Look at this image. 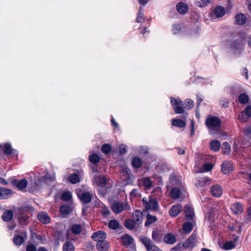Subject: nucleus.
Here are the masks:
<instances>
[{
  "instance_id": "f257e3e1",
  "label": "nucleus",
  "mask_w": 251,
  "mask_h": 251,
  "mask_svg": "<svg viewBox=\"0 0 251 251\" xmlns=\"http://www.w3.org/2000/svg\"><path fill=\"white\" fill-rule=\"evenodd\" d=\"M205 124L209 129L210 133L214 134L219 131L221 125V121L217 117L209 116L205 120Z\"/></svg>"
},
{
  "instance_id": "f03ea898",
  "label": "nucleus",
  "mask_w": 251,
  "mask_h": 251,
  "mask_svg": "<svg viewBox=\"0 0 251 251\" xmlns=\"http://www.w3.org/2000/svg\"><path fill=\"white\" fill-rule=\"evenodd\" d=\"M143 205L147 210L157 211L159 204L156 198L151 196L147 198H144L142 200Z\"/></svg>"
},
{
  "instance_id": "7ed1b4c3",
  "label": "nucleus",
  "mask_w": 251,
  "mask_h": 251,
  "mask_svg": "<svg viewBox=\"0 0 251 251\" xmlns=\"http://www.w3.org/2000/svg\"><path fill=\"white\" fill-rule=\"evenodd\" d=\"M113 211L116 214H119L125 210L130 209V206L126 202H115L111 206Z\"/></svg>"
},
{
  "instance_id": "20e7f679",
  "label": "nucleus",
  "mask_w": 251,
  "mask_h": 251,
  "mask_svg": "<svg viewBox=\"0 0 251 251\" xmlns=\"http://www.w3.org/2000/svg\"><path fill=\"white\" fill-rule=\"evenodd\" d=\"M171 103L173 106V109L176 114L184 113V107L182 106V101L180 99H175L173 97L171 98Z\"/></svg>"
},
{
  "instance_id": "39448f33",
  "label": "nucleus",
  "mask_w": 251,
  "mask_h": 251,
  "mask_svg": "<svg viewBox=\"0 0 251 251\" xmlns=\"http://www.w3.org/2000/svg\"><path fill=\"white\" fill-rule=\"evenodd\" d=\"M243 42L242 40H236L233 41L231 45V50L235 54H239L243 50Z\"/></svg>"
},
{
  "instance_id": "423d86ee",
  "label": "nucleus",
  "mask_w": 251,
  "mask_h": 251,
  "mask_svg": "<svg viewBox=\"0 0 251 251\" xmlns=\"http://www.w3.org/2000/svg\"><path fill=\"white\" fill-rule=\"evenodd\" d=\"M185 192V190L182 186L180 187H175L171 189L170 195L173 199H178L184 196Z\"/></svg>"
},
{
  "instance_id": "0eeeda50",
  "label": "nucleus",
  "mask_w": 251,
  "mask_h": 251,
  "mask_svg": "<svg viewBox=\"0 0 251 251\" xmlns=\"http://www.w3.org/2000/svg\"><path fill=\"white\" fill-rule=\"evenodd\" d=\"M142 242L148 251H161L159 248L153 244L152 241L148 238H143Z\"/></svg>"
},
{
  "instance_id": "6e6552de",
  "label": "nucleus",
  "mask_w": 251,
  "mask_h": 251,
  "mask_svg": "<svg viewBox=\"0 0 251 251\" xmlns=\"http://www.w3.org/2000/svg\"><path fill=\"white\" fill-rule=\"evenodd\" d=\"M226 14L225 8L222 6L216 7L210 13V17L212 19L223 17Z\"/></svg>"
},
{
  "instance_id": "1a4fd4ad",
  "label": "nucleus",
  "mask_w": 251,
  "mask_h": 251,
  "mask_svg": "<svg viewBox=\"0 0 251 251\" xmlns=\"http://www.w3.org/2000/svg\"><path fill=\"white\" fill-rule=\"evenodd\" d=\"M108 181L104 176L101 175H96L93 178V182L101 187H104Z\"/></svg>"
},
{
  "instance_id": "9d476101",
  "label": "nucleus",
  "mask_w": 251,
  "mask_h": 251,
  "mask_svg": "<svg viewBox=\"0 0 251 251\" xmlns=\"http://www.w3.org/2000/svg\"><path fill=\"white\" fill-rule=\"evenodd\" d=\"M251 117V105L247 106L244 112H242L238 116V119L242 122L248 121V117Z\"/></svg>"
},
{
  "instance_id": "9b49d317",
  "label": "nucleus",
  "mask_w": 251,
  "mask_h": 251,
  "mask_svg": "<svg viewBox=\"0 0 251 251\" xmlns=\"http://www.w3.org/2000/svg\"><path fill=\"white\" fill-rule=\"evenodd\" d=\"M27 237V233L23 230L21 231V235H17L14 238L13 242L17 246L21 245Z\"/></svg>"
},
{
  "instance_id": "f8f14e48",
  "label": "nucleus",
  "mask_w": 251,
  "mask_h": 251,
  "mask_svg": "<svg viewBox=\"0 0 251 251\" xmlns=\"http://www.w3.org/2000/svg\"><path fill=\"white\" fill-rule=\"evenodd\" d=\"M210 179L208 177H201L197 180L195 185L198 188L202 189L206 185L210 184Z\"/></svg>"
},
{
  "instance_id": "ddd939ff",
  "label": "nucleus",
  "mask_w": 251,
  "mask_h": 251,
  "mask_svg": "<svg viewBox=\"0 0 251 251\" xmlns=\"http://www.w3.org/2000/svg\"><path fill=\"white\" fill-rule=\"evenodd\" d=\"M223 193V190L222 187L218 185H214L211 188V195L215 198L220 197Z\"/></svg>"
},
{
  "instance_id": "4468645a",
  "label": "nucleus",
  "mask_w": 251,
  "mask_h": 251,
  "mask_svg": "<svg viewBox=\"0 0 251 251\" xmlns=\"http://www.w3.org/2000/svg\"><path fill=\"white\" fill-rule=\"evenodd\" d=\"M92 238L94 240L97 241L98 243H100L105 241L104 240L106 238V234L104 231L99 230L93 233L92 235Z\"/></svg>"
},
{
  "instance_id": "2eb2a0df",
  "label": "nucleus",
  "mask_w": 251,
  "mask_h": 251,
  "mask_svg": "<svg viewBox=\"0 0 251 251\" xmlns=\"http://www.w3.org/2000/svg\"><path fill=\"white\" fill-rule=\"evenodd\" d=\"M196 235L192 234L184 244L186 248H193L196 245Z\"/></svg>"
},
{
  "instance_id": "dca6fc26",
  "label": "nucleus",
  "mask_w": 251,
  "mask_h": 251,
  "mask_svg": "<svg viewBox=\"0 0 251 251\" xmlns=\"http://www.w3.org/2000/svg\"><path fill=\"white\" fill-rule=\"evenodd\" d=\"M182 208V205L179 204L173 205L169 210L170 215L173 217L177 216L181 212Z\"/></svg>"
},
{
  "instance_id": "f3484780",
  "label": "nucleus",
  "mask_w": 251,
  "mask_h": 251,
  "mask_svg": "<svg viewBox=\"0 0 251 251\" xmlns=\"http://www.w3.org/2000/svg\"><path fill=\"white\" fill-rule=\"evenodd\" d=\"M92 195L90 192H83L82 193H77V195L80 200L85 203H89L92 199Z\"/></svg>"
},
{
  "instance_id": "a211bd4d",
  "label": "nucleus",
  "mask_w": 251,
  "mask_h": 251,
  "mask_svg": "<svg viewBox=\"0 0 251 251\" xmlns=\"http://www.w3.org/2000/svg\"><path fill=\"white\" fill-rule=\"evenodd\" d=\"M12 195L13 193L10 189L0 187V199H8Z\"/></svg>"
},
{
  "instance_id": "6ab92c4d",
  "label": "nucleus",
  "mask_w": 251,
  "mask_h": 251,
  "mask_svg": "<svg viewBox=\"0 0 251 251\" xmlns=\"http://www.w3.org/2000/svg\"><path fill=\"white\" fill-rule=\"evenodd\" d=\"M132 217L133 220H134L137 224H140L142 223L143 215L141 211L139 210H135L133 213Z\"/></svg>"
},
{
  "instance_id": "aec40b11",
  "label": "nucleus",
  "mask_w": 251,
  "mask_h": 251,
  "mask_svg": "<svg viewBox=\"0 0 251 251\" xmlns=\"http://www.w3.org/2000/svg\"><path fill=\"white\" fill-rule=\"evenodd\" d=\"M184 212L185 216L188 220L192 219L195 216L193 208L189 205H187L184 207Z\"/></svg>"
},
{
  "instance_id": "412c9836",
  "label": "nucleus",
  "mask_w": 251,
  "mask_h": 251,
  "mask_svg": "<svg viewBox=\"0 0 251 251\" xmlns=\"http://www.w3.org/2000/svg\"><path fill=\"white\" fill-rule=\"evenodd\" d=\"M222 171L225 174L229 173L232 170V166L230 162L226 161L221 165Z\"/></svg>"
},
{
  "instance_id": "4be33fe9",
  "label": "nucleus",
  "mask_w": 251,
  "mask_h": 251,
  "mask_svg": "<svg viewBox=\"0 0 251 251\" xmlns=\"http://www.w3.org/2000/svg\"><path fill=\"white\" fill-rule=\"evenodd\" d=\"M228 228L230 230L235 231L237 233H239L241 231V224L236 221H233L232 223H230V225L228 226Z\"/></svg>"
},
{
  "instance_id": "5701e85b",
  "label": "nucleus",
  "mask_w": 251,
  "mask_h": 251,
  "mask_svg": "<svg viewBox=\"0 0 251 251\" xmlns=\"http://www.w3.org/2000/svg\"><path fill=\"white\" fill-rule=\"evenodd\" d=\"M231 209L236 214H241L243 211V206L240 203H235L231 206Z\"/></svg>"
},
{
  "instance_id": "b1692460",
  "label": "nucleus",
  "mask_w": 251,
  "mask_h": 251,
  "mask_svg": "<svg viewBox=\"0 0 251 251\" xmlns=\"http://www.w3.org/2000/svg\"><path fill=\"white\" fill-rule=\"evenodd\" d=\"M221 144L220 141L217 140H213L210 142V149L215 152L220 150Z\"/></svg>"
},
{
  "instance_id": "393cba45",
  "label": "nucleus",
  "mask_w": 251,
  "mask_h": 251,
  "mask_svg": "<svg viewBox=\"0 0 251 251\" xmlns=\"http://www.w3.org/2000/svg\"><path fill=\"white\" fill-rule=\"evenodd\" d=\"M96 248L100 251H107L109 248V245L107 241H103L97 243Z\"/></svg>"
},
{
  "instance_id": "a878e982",
  "label": "nucleus",
  "mask_w": 251,
  "mask_h": 251,
  "mask_svg": "<svg viewBox=\"0 0 251 251\" xmlns=\"http://www.w3.org/2000/svg\"><path fill=\"white\" fill-rule=\"evenodd\" d=\"M38 218L39 220L45 224H48L50 221V218L47 213L45 212H40L38 214Z\"/></svg>"
},
{
  "instance_id": "bb28decb",
  "label": "nucleus",
  "mask_w": 251,
  "mask_h": 251,
  "mask_svg": "<svg viewBox=\"0 0 251 251\" xmlns=\"http://www.w3.org/2000/svg\"><path fill=\"white\" fill-rule=\"evenodd\" d=\"M99 209L101 213L102 214L103 216L107 218L109 217L110 214V212L108 209V208L103 203H100L99 204Z\"/></svg>"
},
{
  "instance_id": "cd10ccee",
  "label": "nucleus",
  "mask_w": 251,
  "mask_h": 251,
  "mask_svg": "<svg viewBox=\"0 0 251 251\" xmlns=\"http://www.w3.org/2000/svg\"><path fill=\"white\" fill-rule=\"evenodd\" d=\"M176 9L179 13L185 14L187 11L188 7L186 3L179 2L176 5Z\"/></svg>"
},
{
  "instance_id": "c85d7f7f",
  "label": "nucleus",
  "mask_w": 251,
  "mask_h": 251,
  "mask_svg": "<svg viewBox=\"0 0 251 251\" xmlns=\"http://www.w3.org/2000/svg\"><path fill=\"white\" fill-rule=\"evenodd\" d=\"M176 241L175 236L171 233H168L164 236V242L168 244H173Z\"/></svg>"
},
{
  "instance_id": "c756f323",
  "label": "nucleus",
  "mask_w": 251,
  "mask_h": 251,
  "mask_svg": "<svg viewBox=\"0 0 251 251\" xmlns=\"http://www.w3.org/2000/svg\"><path fill=\"white\" fill-rule=\"evenodd\" d=\"M123 244L126 246L131 244L133 242V238L128 235H124L121 237Z\"/></svg>"
},
{
  "instance_id": "7c9ffc66",
  "label": "nucleus",
  "mask_w": 251,
  "mask_h": 251,
  "mask_svg": "<svg viewBox=\"0 0 251 251\" xmlns=\"http://www.w3.org/2000/svg\"><path fill=\"white\" fill-rule=\"evenodd\" d=\"M162 238V234L160 231L155 230L152 231V238L156 242H160L161 241Z\"/></svg>"
},
{
  "instance_id": "2f4dec72",
  "label": "nucleus",
  "mask_w": 251,
  "mask_h": 251,
  "mask_svg": "<svg viewBox=\"0 0 251 251\" xmlns=\"http://www.w3.org/2000/svg\"><path fill=\"white\" fill-rule=\"evenodd\" d=\"M172 125L177 127H184L186 126V123L183 120L174 119L172 120Z\"/></svg>"
},
{
  "instance_id": "473e14b6",
  "label": "nucleus",
  "mask_w": 251,
  "mask_h": 251,
  "mask_svg": "<svg viewBox=\"0 0 251 251\" xmlns=\"http://www.w3.org/2000/svg\"><path fill=\"white\" fill-rule=\"evenodd\" d=\"M13 217V213L12 210H8L5 211L2 216V219L5 222L10 221Z\"/></svg>"
},
{
  "instance_id": "72a5a7b5",
  "label": "nucleus",
  "mask_w": 251,
  "mask_h": 251,
  "mask_svg": "<svg viewBox=\"0 0 251 251\" xmlns=\"http://www.w3.org/2000/svg\"><path fill=\"white\" fill-rule=\"evenodd\" d=\"M3 152L5 154H13L14 155L16 153V151H15L13 149H12L11 145L9 144H5L3 145Z\"/></svg>"
},
{
  "instance_id": "f704fd0d",
  "label": "nucleus",
  "mask_w": 251,
  "mask_h": 251,
  "mask_svg": "<svg viewBox=\"0 0 251 251\" xmlns=\"http://www.w3.org/2000/svg\"><path fill=\"white\" fill-rule=\"evenodd\" d=\"M236 22L238 25H242L245 23L246 17L243 14H238L235 16Z\"/></svg>"
},
{
  "instance_id": "c9c22d12",
  "label": "nucleus",
  "mask_w": 251,
  "mask_h": 251,
  "mask_svg": "<svg viewBox=\"0 0 251 251\" xmlns=\"http://www.w3.org/2000/svg\"><path fill=\"white\" fill-rule=\"evenodd\" d=\"M82 230V227L80 224H75L71 227L72 232L75 235L79 234Z\"/></svg>"
},
{
  "instance_id": "e433bc0d",
  "label": "nucleus",
  "mask_w": 251,
  "mask_h": 251,
  "mask_svg": "<svg viewBox=\"0 0 251 251\" xmlns=\"http://www.w3.org/2000/svg\"><path fill=\"white\" fill-rule=\"evenodd\" d=\"M63 251H74L75 247L72 242L67 241L63 245Z\"/></svg>"
},
{
  "instance_id": "4c0bfd02",
  "label": "nucleus",
  "mask_w": 251,
  "mask_h": 251,
  "mask_svg": "<svg viewBox=\"0 0 251 251\" xmlns=\"http://www.w3.org/2000/svg\"><path fill=\"white\" fill-rule=\"evenodd\" d=\"M55 178V176L54 175H50L48 173H47L44 177L41 176L39 178V181L40 182H46L47 181H53Z\"/></svg>"
},
{
  "instance_id": "58836bf2",
  "label": "nucleus",
  "mask_w": 251,
  "mask_h": 251,
  "mask_svg": "<svg viewBox=\"0 0 251 251\" xmlns=\"http://www.w3.org/2000/svg\"><path fill=\"white\" fill-rule=\"evenodd\" d=\"M222 151L224 154H229L231 152V146L230 144L225 142L223 144Z\"/></svg>"
},
{
  "instance_id": "ea45409f",
  "label": "nucleus",
  "mask_w": 251,
  "mask_h": 251,
  "mask_svg": "<svg viewBox=\"0 0 251 251\" xmlns=\"http://www.w3.org/2000/svg\"><path fill=\"white\" fill-rule=\"evenodd\" d=\"M69 181L73 184H75L80 181V177L76 174H73L69 176Z\"/></svg>"
},
{
  "instance_id": "a19ab883",
  "label": "nucleus",
  "mask_w": 251,
  "mask_h": 251,
  "mask_svg": "<svg viewBox=\"0 0 251 251\" xmlns=\"http://www.w3.org/2000/svg\"><path fill=\"white\" fill-rule=\"evenodd\" d=\"M137 223L134 220H127L125 223V226L129 229H133Z\"/></svg>"
},
{
  "instance_id": "79ce46f5",
  "label": "nucleus",
  "mask_w": 251,
  "mask_h": 251,
  "mask_svg": "<svg viewBox=\"0 0 251 251\" xmlns=\"http://www.w3.org/2000/svg\"><path fill=\"white\" fill-rule=\"evenodd\" d=\"M238 100L241 103L245 104L248 102L249 99L247 94L242 93L239 95Z\"/></svg>"
},
{
  "instance_id": "37998d69",
  "label": "nucleus",
  "mask_w": 251,
  "mask_h": 251,
  "mask_svg": "<svg viewBox=\"0 0 251 251\" xmlns=\"http://www.w3.org/2000/svg\"><path fill=\"white\" fill-rule=\"evenodd\" d=\"M100 160V156L95 153H93L89 156L90 162L94 164H97L99 162Z\"/></svg>"
},
{
  "instance_id": "c03bdc74",
  "label": "nucleus",
  "mask_w": 251,
  "mask_h": 251,
  "mask_svg": "<svg viewBox=\"0 0 251 251\" xmlns=\"http://www.w3.org/2000/svg\"><path fill=\"white\" fill-rule=\"evenodd\" d=\"M156 220L157 218L155 216L148 214L147 216V220L145 224V226H148L150 224L154 223Z\"/></svg>"
},
{
  "instance_id": "a18cd8bd",
  "label": "nucleus",
  "mask_w": 251,
  "mask_h": 251,
  "mask_svg": "<svg viewBox=\"0 0 251 251\" xmlns=\"http://www.w3.org/2000/svg\"><path fill=\"white\" fill-rule=\"evenodd\" d=\"M182 228L184 232L190 233L193 229V226L189 222H185L183 225Z\"/></svg>"
},
{
  "instance_id": "49530a36",
  "label": "nucleus",
  "mask_w": 251,
  "mask_h": 251,
  "mask_svg": "<svg viewBox=\"0 0 251 251\" xmlns=\"http://www.w3.org/2000/svg\"><path fill=\"white\" fill-rule=\"evenodd\" d=\"M142 164L141 159L139 157H135L132 161V165L133 167L137 168H140Z\"/></svg>"
},
{
  "instance_id": "de8ad7c7",
  "label": "nucleus",
  "mask_w": 251,
  "mask_h": 251,
  "mask_svg": "<svg viewBox=\"0 0 251 251\" xmlns=\"http://www.w3.org/2000/svg\"><path fill=\"white\" fill-rule=\"evenodd\" d=\"M27 185V181L26 179H23L17 183V187L20 190L25 189Z\"/></svg>"
},
{
  "instance_id": "09e8293b",
  "label": "nucleus",
  "mask_w": 251,
  "mask_h": 251,
  "mask_svg": "<svg viewBox=\"0 0 251 251\" xmlns=\"http://www.w3.org/2000/svg\"><path fill=\"white\" fill-rule=\"evenodd\" d=\"M71 210V207L67 205H63L61 206L60 211L63 215H66L69 214Z\"/></svg>"
},
{
  "instance_id": "8fccbe9b",
  "label": "nucleus",
  "mask_w": 251,
  "mask_h": 251,
  "mask_svg": "<svg viewBox=\"0 0 251 251\" xmlns=\"http://www.w3.org/2000/svg\"><path fill=\"white\" fill-rule=\"evenodd\" d=\"M119 226V223L116 220H110L108 223V227L112 229H116Z\"/></svg>"
},
{
  "instance_id": "3c124183",
  "label": "nucleus",
  "mask_w": 251,
  "mask_h": 251,
  "mask_svg": "<svg viewBox=\"0 0 251 251\" xmlns=\"http://www.w3.org/2000/svg\"><path fill=\"white\" fill-rule=\"evenodd\" d=\"M72 193L70 192H65L61 195V199L65 201H68L72 199Z\"/></svg>"
},
{
  "instance_id": "603ef678",
  "label": "nucleus",
  "mask_w": 251,
  "mask_h": 251,
  "mask_svg": "<svg viewBox=\"0 0 251 251\" xmlns=\"http://www.w3.org/2000/svg\"><path fill=\"white\" fill-rule=\"evenodd\" d=\"M143 183L147 189L151 188L152 185V182L149 177L144 178L143 180Z\"/></svg>"
},
{
  "instance_id": "864d4df0",
  "label": "nucleus",
  "mask_w": 251,
  "mask_h": 251,
  "mask_svg": "<svg viewBox=\"0 0 251 251\" xmlns=\"http://www.w3.org/2000/svg\"><path fill=\"white\" fill-rule=\"evenodd\" d=\"M140 194L139 192V191L137 189H133L131 192L130 193L129 198L131 200H132L134 198H136L138 197H140Z\"/></svg>"
},
{
  "instance_id": "5fc2aeb1",
  "label": "nucleus",
  "mask_w": 251,
  "mask_h": 251,
  "mask_svg": "<svg viewBox=\"0 0 251 251\" xmlns=\"http://www.w3.org/2000/svg\"><path fill=\"white\" fill-rule=\"evenodd\" d=\"M235 244L232 241H227L223 245V249L226 250H228L233 249L235 247Z\"/></svg>"
},
{
  "instance_id": "6e6d98bb",
  "label": "nucleus",
  "mask_w": 251,
  "mask_h": 251,
  "mask_svg": "<svg viewBox=\"0 0 251 251\" xmlns=\"http://www.w3.org/2000/svg\"><path fill=\"white\" fill-rule=\"evenodd\" d=\"M184 107V109L186 108V109H191L194 105V101L191 99H187L186 100L185 102Z\"/></svg>"
},
{
  "instance_id": "4d7b16f0",
  "label": "nucleus",
  "mask_w": 251,
  "mask_h": 251,
  "mask_svg": "<svg viewBox=\"0 0 251 251\" xmlns=\"http://www.w3.org/2000/svg\"><path fill=\"white\" fill-rule=\"evenodd\" d=\"M215 213L213 210H210L208 213H207L205 215V218L208 219V220L212 222L215 219Z\"/></svg>"
},
{
  "instance_id": "13d9d810",
  "label": "nucleus",
  "mask_w": 251,
  "mask_h": 251,
  "mask_svg": "<svg viewBox=\"0 0 251 251\" xmlns=\"http://www.w3.org/2000/svg\"><path fill=\"white\" fill-rule=\"evenodd\" d=\"M111 149V147L108 144H105L101 147V151L103 153L107 154L108 153Z\"/></svg>"
},
{
  "instance_id": "bf43d9fd",
  "label": "nucleus",
  "mask_w": 251,
  "mask_h": 251,
  "mask_svg": "<svg viewBox=\"0 0 251 251\" xmlns=\"http://www.w3.org/2000/svg\"><path fill=\"white\" fill-rule=\"evenodd\" d=\"M143 9L142 7L139 8V12L138 13L137 17L136 18V22L138 23H140L143 20Z\"/></svg>"
},
{
  "instance_id": "052dcab7",
  "label": "nucleus",
  "mask_w": 251,
  "mask_h": 251,
  "mask_svg": "<svg viewBox=\"0 0 251 251\" xmlns=\"http://www.w3.org/2000/svg\"><path fill=\"white\" fill-rule=\"evenodd\" d=\"M197 5L199 7H203L207 5L208 0H196Z\"/></svg>"
},
{
  "instance_id": "680f3d73",
  "label": "nucleus",
  "mask_w": 251,
  "mask_h": 251,
  "mask_svg": "<svg viewBox=\"0 0 251 251\" xmlns=\"http://www.w3.org/2000/svg\"><path fill=\"white\" fill-rule=\"evenodd\" d=\"M181 26L179 25H174L173 26L172 31L173 34H176L179 32Z\"/></svg>"
},
{
  "instance_id": "e2e57ef3",
  "label": "nucleus",
  "mask_w": 251,
  "mask_h": 251,
  "mask_svg": "<svg viewBox=\"0 0 251 251\" xmlns=\"http://www.w3.org/2000/svg\"><path fill=\"white\" fill-rule=\"evenodd\" d=\"M213 165L211 163H205L203 166V169L205 172L210 171L212 170Z\"/></svg>"
},
{
  "instance_id": "0e129e2a",
  "label": "nucleus",
  "mask_w": 251,
  "mask_h": 251,
  "mask_svg": "<svg viewBox=\"0 0 251 251\" xmlns=\"http://www.w3.org/2000/svg\"><path fill=\"white\" fill-rule=\"evenodd\" d=\"M119 152L120 154H123L126 152V147L124 145H120L119 146Z\"/></svg>"
},
{
  "instance_id": "69168bd1",
  "label": "nucleus",
  "mask_w": 251,
  "mask_h": 251,
  "mask_svg": "<svg viewBox=\"0 0 251 251\" xmlns=\"http://www.w3.org/2000/svg\"><path fill=\"white\" fill-rule=\"evenodd\" d=\"M248 203L250 206L248 209V219L251 221V199L249 201Z\"/></svg>"
},
{
  "instance_id": "338daca9",
  "label": "nucleus",
  "mask_w": 251,
  "mask_h": 251,
  "mask_svg": "<svg viewBox=\"0 0 251 251\" xmlns=\"http://www.w3.org/2000/svg\"><path fill=\"white\" fill-rule=\"evenodd\" d=\"M245 135L250 138H251V127H247L245 129Z\"/></svg>"
},
{
  "instance_id": "774afa93",
  "label": "nucleus",
  "mask_w": 251,
  "mask_h": 251,
  "mask_svg": "<svg viewBox=\"0 0 251 251\" xmlns=\"http://www.w3.org/2000/svg\"><path fill=\"white\" fill-rule=\"evenodd\" d=\"M26 250V251H36V248L33 245H29L27 246Z\"/></svg>"
}]
</instances>
